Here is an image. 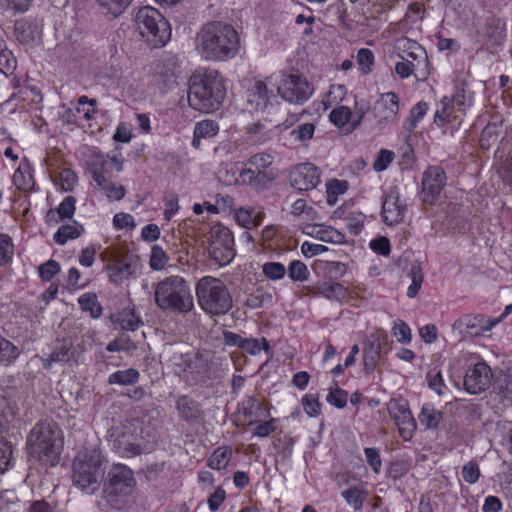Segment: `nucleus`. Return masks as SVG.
<instances>
[{"instance_id": "obj_18", "label": "nucleus", "mask_w": 512, "mask_h": 512, "mask_svg": "<svg viewBox=\"0 0 512 512\" xmlns=\"http://www.w3.org/2000/svg\"><path fill=\"white\" fill-rule=\"evenodd\" d=\"M407 207L400 200L397 191H389L382 200V219L388 226H393L400 223L406 213Z\"/></svg>"}, {"instance_id": "obj_23", "label": "nucleus", "mask_w": 512, "mask_h": 512, "mask_svg": "<svg viewBox=\"0 0 512 512\" xmlns=\"http://www.w3.org/2000/svg\"><path fill=\"white\" fill-rule=\"evenodd\" d=\"M309 291L313 295H321L324 298L332 301H342L348 296L347 289L337 282H322L318 283Z\"/></svg>"}, {"instance_id": "obj_29", "label": "nucleus", "mask_w": 512, "mask_h": 512, "mask_svg": "<svg viewBox=\"0 0 512 512\" xmlns=\"http://www.w3.org/2000/svg\"><path fill=\"white\" fill-rule=\"evenodd\" d=\"M248 103L256 111H264L268 105V88L265 83L258 81L249 93Z\"/></svg>"}, {"instance_id": "obj_59", "label": "nucleus", "mask_w": 512, "mask_h": 512, "mask_svg": "<svg viewBox=\"0 0 512 512\" xmlns=\"http://www.w3.org/2000/svg\"><path fill=\"white\" fill-rule=\"evenodd\" d=\"M76 199L73 196H67L60 203L58 208L56 209L58 212V216L60 219H71L75 213L76 207Z\"/></svg>"}, {"instance_id": "obj_49", "label": "nucleus", "mask_w": 512, "mask_h": 512, "mask_svg": "<svg viewBox=\"0 0 512 512\" xmlns=\"http://www.w3.org/2000/svg\"><path fill=\"white\" fill-rule=\"evenodd\" d=\"M16 67V58L12 52L3 47L2 41H0V72L8 75L11 74Z\"/></svg>"}, {"instance_id": "obj_33", "label": "nucleus", "mask_w": 512, "mask_h": 512, "mask_svg": "<svg viewBox=\"0 0 512 512\" xmlns=\"http://www.w3.org/2000/svg\"><path fill=\"white\" fill-rule=\"evenodd\" d=\"M428 111V103L424 101L418 102L410 110V116L405 120L403 127L408 132H412L417 123L425 116Z\"/></svg>"}, {"instance_id": "obj_35", "label": "nucleus", "mask_w": 512, "mask_h": 512, "mask_svg": "<svg viewBox=\"0 0 512 512\" xmlns=\"http://www.w3.org/2000/svg\"><path fill=\"white\" fill-rule=\"evenodd\" d=\"M19 356L18 348L0 334V365H9Z\"/></svg>"}, {"instance_id": "obj_30", "label": "nucleus", "mask_w": 512, "mask_h": 512, "mask_svg": "<svg viewBox=\"0 0 512 512\" xmlns=\"http://www.w3.org/2000/svg\"><path fill=\"white\" fill-rule=\"evenodd\" d=\"M273 162V158L270 154L267 153H257L251 156L246 165L247 168H244L242 171H261V172H270L267 170Z\"/></svg>"}, {"instance_id": "obj_38", "label": "nucleus", "mask_w": 512, "mask_h": 512, "mask_svg": "<svg viewBox=\"0 0 512 512\" xmlns=\"http://www.w3.org/2000/svg\"><path fill=\"white\" fill-rule=\"evenodd\" d=\"M408 276L411 278V284L408 287L407 296L409 298H414L420 290L424 280L422 268L419 263L415 262L411 264Z\"/></svg>"}, {"instance_id": "obj_45", "label": "nucleus", "mask_w": 512, "mask_h": 512, "mask_svg": "<svg viewBox=\"0 0 512 512\" xmlns=\"http://www.w3.org/2000/svg\"><path fill=\"white\" fill-rule=\"evenodd\" d=\"M262 274L271 281H278L285 277L286 267L280 262H266L262 265Z\"/></svg>"}, {"instance_id": "obj_40", "label": "nucleus", "mask_w": 512, "mask_h": 512, "mask_svg": "<svg viewBox=\"0 0 512 512\" xmlns=\"http://www.w3.org/2000/svg\"><path fill=\"white\" fill-rule=\"evenodd\" d=\"M13 459L12 443L0 436V474L12 467Z\"/></svg>"}, {"instance_id": "obj_44", "label": "nucleus", "mask_w": 512, "mask_h": 512, "mask_svg": "<svg viewBox=\"0 0 512 512\" xmlns=\"http://www.w3.org/2000/svg\"><path fill=\"white\" fill-rule=\"evenodd\" d=\"M118 322L121 328L126 331H135L143 324L140 317L133 310L121 312L118 316Z\"/></svg>"}, {"instance_id": "obj_52", "label": "nucleus", "mask_w": 512, "mask_h": 512, "mask_svg": "<svg viewBox=\"0 0 512 512\" xmlns=\"http://www.w3.org/2000/svg\"><path fill=\"white\" fill-rule=\"evenodd\" d=\"M315 128L316 126L314 123H303L291 131V136L294 140L305 143L312 139Z\"/></svg>"}, {"instance_id": "obj_13", "label": "nucleus", "mask_w": 512, "mask_h": 512, "mask_svg": "<svg viewBox=\"0 0 512 512\" xmlns=\"http://www.w3.org/2000/svg\"><path fill=\"white\" fill-rule=\"evenodd\" d=\"M388 343V335L384 330H377L364 341L363 364L366 373L374 372L381 357L382 348Z\"/></svg>"}, {"instance_id": "obj_25", "label": "nucleus", "mask_w": 512, "mask_h": 512, "mask_svg": "<svg viewBox=\"0 0 512 512\" xmlns=\"http://www.w3.org/2000/svg\"><path fill=\"white\" fill-rule=\"evenodd\" d=\"M219 132V125L214 120H202L196 123L194 127L192 146L198 149L201 146L202 139H209L216 136Z\"/></svg>"}, {"instance_id": "obj_50", "label": "nucleus", "mask_w": 512, "mask_h": 512, "mask_svg": "<svg viewBox=\"0 0 512 512\" xmlns=\"http://www.w3.org/2000/svg\"><path fill=\"white\" fill-rule=\"evenodd\" d=\"M352 112L347 106H339L333 109L329 115L330 121L337 127H344L349 123Z\"/></svg>"}, {"instance_id": "obj_62", "label": "nucleus", "mask_w": 512, "mask_h": 512, "mask_svg": "<svg viewBox=\"0 0 512 512\" xmlns=\"http://www.w3.org/2000/svg\"><path fill=\"white\" fill-rule=\"evenodd\" d=\"M393 335L400 343L407 344L411 341L412 334L409 326L402 320L396 322L393 326Z\"/></svg>"}, {"instance_id": "obj_64", "label": "nucleus", "mask_w": 512, "mask_h": 512, "mask_svg": "<svg viewBox=\"0 0 512 512\" xmlns=\"http://www.w3.org/2000/svg\"><path fill=\"white\" fill-rule=\"evenodd\" d=\"M347 189V182L333 180L327 184L328 203L333 204L339 194H343Z\"/></svg>"}, {"instance_id": "obj_17", "label": "nucleus", "mask_w": 512, "mask_h": 512, "mask_svg": "<svg viewBox=\"0 0 512 512\" xmlns=\"http://www.w3.org/2000/svg\"><path fill=\"white\" fill-rule=\"evenodd\" d=\"M319 182V169L311 163L299 164L290 172V183L299 191L312 190Z\"/></svg>"}, {"instance_id": "obj_6", "label": "nucleus", "mask_w": 512, "mask_h": 512, "mask_svg": "<svg viewBox=\"0 0 512 512\" xmlns=\"http://www.w3.org/2000/svg\"><path fill=\"white\" fill-rule=\"evenodd\" d=\"M195 290L199 306L208 315L223 316L233 307L232 296L219 278L204 276L198 280Z\"/></svg>"}, {"instance_id": "obj_37", "label": "nucleus", "mask_w": 512, "mask_h": 512, "mask_svg": "<svg viewBox=\"0 0 512 512\" xmlns=\"http://www.w3.org/2000/svg\"><path fill=\"white\" fill-rule=\"evenodd\" d=\"M286 273L294 282H306L310 275L306 264L300 260L291 261L286 268Z\"/></svg>"}, {"instance_id": "obj_8", "label": "nucleus", "mask_w": 512, "mask_h": 512, "mask_svg": "<svg viewBox=\"0 0 512 512\" xmlns=\"http://www.w3.org/2000/svg\"><path fill=\"white\" fill-rule=\"evenodd\" d=\"M137 30L153 47L164 46L171 37V28L164 16L150 6L138 10L134 19Z\"/></svg>"}, {"instance_id": "obj_7", "label": "nucleus", "mask_w": 512, "mask_h": 512, "mask_svg": "<svg viewBox=\"0 0 512 512\" xmlns=\"http://www.w3.org/2000/svg\"><path fill=\"white\" fill-rule=\"evenodd\" d=\"M104 457L98 450L79 453L72 467L73 484L87 494H94L100 488L104 477Z\"/></svg>"}, {"instance_id": "obj_39", "label": "nucleus", "mask_w": 512, "mask_h": 512, "mask_svg": "<svg viewBox=\"0 0 512 512\" xmlns=\"http://www.w3.org/2000/svg\"><path fill=\"white\" fill-rule=\"evenodd\" d=\"M105 165L106 161L104 157L102 155H97L89 167L93 180L101 188L106 186L109 182V180L104 175Z\"/></svg>"}, {"instance_id": "obj_12", "label": "nucleus", "mask_w": 512, "mask_h": 512, "mask_svg": "<svg viewBox=\"0 0 512 512\" xmlns=\"http://www.w3.org/2000/svg\"><path fill=\"white\" fill-rule=\"evenodd\" d=\"M389 416L394 420L399 435L404 441H409L416 430V421L408 404L400 400H391L387 405Z\"/></svg>"}, {"instance_id": "obj_9", "label": "nucleus", "mask_w": 512, "mask_h": 512, "mask_svg": "<svg viewBox=\"0 0 512 512\" xmlns=\"http://www.w3.org/2000/svg\"><path fill=\"white\" fill-rule=\"evenodd\" d=\"M136 485L133 472L125 465H114L108 472L103 492L107 501L116 508L124 498L131 495Z\"/></svg>"}, {"instance_id": "obj_20", "label": "nucleus", "mask_w": 512, "mask_h": 512, "mask_svg": "<svg viewBox=\"0 0 512 512\" xmlns=\"http://www.w3.org/2000/svg\"><path fill=\"white\" fill-rule=\"evenodd\" d=\"M500 322V319L486 318L483 315H464L459 319V325L471 337L482 336Z\"/></svg>"}, {"instance_id": "obj_47", "label": "nucleus", "mask_w": 512, "mask_h": 512, "mask_svg": "<svg viewBox=\"0 0 512 512\" xmlns=\"http://www.w3.org/2000/svg\"><path fill=\"white\" fill-rule=\"evenodd\" d=\"M100 7L110 13L114 17L120 16L132 0H96Z\"/></svg>"}, {"instance_id": "obj_53", "label": "nucleus", "mask_w": 512, "mask_h": 512, "mask_svg": "<svg viewBox=\"0 0 512 512\" xmlns=\"http://www.w3.org/2000/svg\"><path fill=\"white\" fill-rule=\"evenodd\" d=\"M302 406L309 417H317L321 413V403L318 395L306 394L302 398Z\"/></svg>"}, {"instance_id": "obj_21", "label": "nucleus", "mask_w": 512, "mask_h": 512, "mask_svg": "<svg viewBox=\"0 0 512 512\" xmlns=\"http://www.w3.org/2000/svg\"><path fill=\"white\" fill-rule=\"evenodd\" d=\"M136 264L129 257L114 260L107 266L108 277L114 284H121L136 272Z\"/></svg>"}, {"instance_id": "obj_57", "label": "nucleus", "mask_w": 512, "mask_h": 512, "mask_svg": "<svg viewBox=\"0 0 512 512\" xmlns=\"http://www.w3.org/2000/svg\"><path fill=\"white\" fill-rule=\"evenodd\" d=\"M347 400H348L347 391H345L341 388H338V387L330 390L329 394L326 397V401L330 405H332L338 409L344 408L347 404Z\"/></svg>"}, {"instance_id": "obj_4", "label": "nucleus", "mask_w": 512, "mask_h": 512, "mask_svg": "<svg viewBox=\"0 0 512 512\" xmlns=\"http://www.w3.org/2000/svg\"><path fill=\"white\" fill-rule=\"evenodd\" d=\"M27 446L33 457L54 466L63 446L62 431L53 421H40L30 431Z\"/></svg>"}, {"instance_id": "obj_16", "label": "nucleus", "mask_w": 512, "mask_h": 512, "mask_svg": "<svg viewBox=\"0 0 512 512\" xmlns=\"http://www.w3.org/2000/svg\"><path fill=\"white\" fill-rule=\"evenodd\" d=\"M491 377V368L486 363H476L467 370L464 387L470 394H479L489 387Z\"/></svg>"}, {"instance_id": "obj_31", "label": "nucleus", "mask_w": 512, "mask_h": 512, "mask_svg": "<svg viewBox=\"0 0 512 512\" xmlns=\"http://www.w3.org/2000/svg\"><path fill=\"white\" fill-rule=\"evenodd\" d=\"M139 379V372L136 369L129 368L112 373L108 378L109 384L132 385Z\"/></svg>"}, {"instance_id": "obj_10", "label": "nucleus", "mask_w": 512, "mask_h": 512, "mask_svg": "<svg viewBox=\"0 0 512 512\" xmlns=\"http://www.w3.org/2000/svg\"><path fill=\"white\" fill-rule=\"evenodd\" d=\"M279 95L287 102L302 105L313 94V86L299 72L283 73L278 85Z\"/></svg>"}, {"instance_id": "obj_46", "label": "nucleus", "mask_w": 512, "mask_h": 512, "mask_svg": "<svg viewBox=\"0 0 512 512\" xmlns=\"http://www.w3.org/2000/svg\"><path fill=\"white\" fill-rule=\"evenodd\" d=\"M494 389L502 398L512 400V372L497 377Z\"/></svg>"}, {"instance_id": "obj_34", "label": "nucleus", "mask_w": 512, "mask_h": 512, "mask_svg": "<svg viewBox=\"0 0 512 512\" xmlns=\"http://www.w3.org/2000/svg\"><path fill=\"white\" fill-rule=\"evenodd\" d=\"M232 452L227 447H219L214 453L209 457L207 461V465L211 469L221 470L226 468L230 459Z\"/></svg>"}, {"instance_id": "obj_5", "label": "nucleus", "mask_w": 512, "mask_h": 512, "mask_svg": "<svg viewBox=\"0 0 512 512\" xmlns=\"http://www.w3.org/2000/svg\"><path fill=\"white\" fill-rule=\"evenodd\" d=\"M155 304L163 311L187 314L194 308V300L187 281L178 275L160 281L154 291Z\"/></svg>"}, {"instance_id": "obj_11", "label": "nucleus", "mask_w": 512, "mask_h": 512, "mask_svg": "<svg viewBox=\"0 0 512 512\" xmlns=\"http://www.w3.org/2000/svg\"><path fill=\"white\" fill-rule=\"evenodd\" d=\"M211 240L208 248L209 258L219 266H226L232 262L236 253L234 249V237L225 226L215 225L211 229Z\"/></svg>"}, {"instance_id": "obj_61", "label": "nucleus", "mask_w": 512, "mask_h": 512, "mask_svg": "<svg viewBox=\"0 0 512 512\" xmlns=\"http://www.w3.org/2000/svg\"><path fill=\"white\" fill-rule=\"evenodd\" d=\"M399 49H401L406 55L408 52H414V56L424 58V48L419 45L416 41L409 38H402L398 41Z\"/></svg>"}, {"instance_id": "obj_43", "label": "nucleus", "mask_w": 512, "mask_h": 512, "mask_svg": "<svg viewBox=\"0 0 512 512\" xmlns=\"http://www.w3.org/2000/svg\"><path fill=\"white\" fill-rule=\"evenodd\" d=\"M35 0H0V7L13 15L26 13Z\"/></svg>"}, {"instance_id": "obj_41", "label": "nucleus", "mask_w": 512, "mask_h": 512, "mask_svg": "<svg viewBox=\"0 0 512 512\" xmlns=\"http://www.w3.org/2000/svg\"><path fill=\"white\" fill-rule=\"evenodd\" d=\"M241 350L253 356L258 355L262 350L269 354L270 344L264 337L261 339L245 338Z\"/></svg>"}, {"instance_id": "obj_14", "label": "nucleus", "mask_w": 512, "mask_h": 512, "mask_svg": "<svg viewBox=\"0 0 512 512\" xmlns=\"http://www.w3.org/2000/svg\"><path fill=\"white\" fill-rule=\"evenodd\" d=\"M446 185V174L439 166H430L423 173L422 198L425 203L432 204Z\"/></svg>"}, {"instance_id": "obj_63", "label": "nucleus", "mask_w": 512, "mask_h": 512, "mask_svg": "<svg viewBox=\"0 0 512 512\" xmlns=\"http://www.w3.org/2000/svg\"><path fill=\"white\" fill-rule=\"evenodd\" d=\"M479 476L480 470L476 462L470 461L463 466L462 477L465 482L469 484H474L478 481Z\"/></svg>"}, {"instance_id": "obj_26", "label": "nucleus", "mask_w": 512, "mask_h": 512, "mask_svg": "<svg viewBox=\"0 0 512 512\" xmlns=\"http://www.w3.org/2000/svg\"><path fill=\"white\" fill-rule=\"evenodd\" d=\"M443 418V412L436 410L431 404H424L418 415L420 424L428 430H436Z\"/></svg>"}, {"instance_id": "obj_1", "label": "nucleus", "mask_w": 512, "mask_h": 512, "mask_svg": "<svg viewBox=\"0 0 512 512\" xmlns=\"http://www.w3.org/2000/svg\"><path fill=\"white\" fill-rule=\"evenodd\" d=\"M238 48V33L228 23H207L196 35V50L206 60L226 61L237 54Z\"/></svg>"}, {"instance_id": "obj_3", "label": "nucleus", "mask_w": 512, "mask_h": 512, "mask_svg": "<svg viewBox=\"0 0 512 512\" xmlns=\"http://www.w3.org/2000/svg\"><path fill=\"white\" fill-rule=\"evenodd\" d=\"M164 356L174 372L191 384L202 382L208 376V360L187 345L169 344Z\"/></svg>"}, {"instance_id": "obj_27", "label": "nucleus", "mask_w": 512, "mask_h": 512, "mask_svg": "<svg viewBox=\"0 0 512 512\" xmlns=\"http://www.w3.org/2000/svg\"><path fill=\"white\" fill-rule=\"evenodd\" d=\"M84 232V227L74 221L72 224L62 225L53 236L56 244L64 245L68 240L79 238Z\"/></svg>"}, {"instance_id": "obj_48", "label": "nucleus", "mask_w": 512, "mask_h": 512, "mask_svg": "<svg viewBox=\"0 0 512 512\" xmlns=\"http://www.w3.org/2000/svg\"><path fill=\"white\" fill-rule=\"evenodd\" d=\"M14 185L19 189L23 191L30 190L33 185V177L29 172V167L27 166L26 171L23 170V168L20 166L13 174L12 177Z\"/></svg>"}, {"instance_id": "obj_54", "label": "nucleus", "mask_w": 512, "mask_h": 512, "mask_svg": "<svg viewBox=\"0 0 512 512\" xmlns=\"http://www.w3.org/2000/svg\"><path fill=\"white\" fill-rule=\"evenodd\" d=\"M14 247L11 238L0 234V266L6 265L12 258Z\"/></svg>"}, {"instance_id": "obj_2", "label": "nucleus", "mask_w": 512, "mask_h": 512, "mask_svg": "<svg viewBox=\"0 0 512 512\" xmlns=\"http://www.w3.org/2000/svg\"><path fill=\"white\" fill-rule=\"evenodd\" d=\"M225 96L224 80L217 70L208 69L190 80L188 103L194 110L213 112L220 107Z\"/></svg>"}, {"instance_id": "obj_22", "label": "nucleus", "mask_w": 512, "mask_h": 512, "mask_svg": "<svg viewBox=\"0 0 512 512\" xmlns=\"http://www.w3.org/2000/svg\"><path fill=\"white\" fill-rule=\"evenodd\" d=\"M238 412L249 420V424H256L259 419L266 417L268 412L261 402L254 396H247L238 406Z\"/></svg>"}, {"instance_id": "obj_28", "label": "nucleus", "mask_w": 512, "mask_h": 512, "mask_svg": "<svg viewBox=\"0 0 512 512\" xmlns=\"http://www.w3.org/2000/svg\"><path fill=\"white\" fill-rule=\"evenodd\" d=\"M180 416L185 421L197 420L201 415L199 404L187 396L179 397L176 403Z\"/></svg>"}, {"instance_id": "obj_36", "label": "nucleus", "mask_w": 512, "mask_h": 512, "mask_svg": "<svg viewBox=\"0 0 512 512\" xmlns=\"http://www.w3.org/2000/svg\"><path fill=\"white\" fill-rule=\"evenodd\" d=\"M78 303L81 309L85 312H89L93 318H98L102 315V307L94 293L83 294L79 297Z\"/></svg>"}, {"instance_id": "obj_51", "label": "nucleus", "mask_w": 512, "mask_h": 512, "mask_svg": "<svg viewBox=\"0 0 512 512\" xmlns=\"http://www.w3.org/2000/svg\"><path fill=\"white\" fill-rule=\"evenodd\" d=\"M168 260L169 257L162 247L159 245H154L152 247L149 264L153 270L163 269L168 263Z\"/></svg>"}, {"instance_id": "obj_42", "label": "nucleus", "mask_w": 512, "mask_h": 512, "mask_svg": "<svg viewBox=\"0 0 512 512\" xmlns=\"http://www.w3.org/2000/svg\"><path fill=\"white\" fill-rule=\"evenodd\" d=\"M341 495L354 510L359 511L363 507L367 493L357 487H353L342 491Z\"/></svg>"}, {"instance_id": "obj_55", "label": "nucleus", "mask_w": 512, "mask_h": 512, "mask_svg": "<svg viewBox=\"0 0 512 512\" xmlns=\"http://www.w3.org/2000/svg\"><path fill=\"white\" fill-rule=\"evenodd\" d=\"M498 128L495 124H488L481 132L480 145L484 149L490 148L498 141Z\"/></svg>"}, {"instance_id": "obj_32", "label": "nucleus", "mask_w": 512, "mask_h": 512, "mask_svg": "<svg viewBox=\"0 0 512 512\" xmlns=\"http://www.w3.org/2000/svg\"><path fill=\"white\" fill-rule=\"evenodd\" d=\"M316 228L315 236L320 241L334 244L345 242L344 234L331 226H317Z\"/></svg>"}, {"instance_id": "obj_60", "label": "nucleus", "mask_w": 512, "mask_h": 512, "mask_svg": "<svg viewBox=\"0 0 512 512\" xmlns=\"http://www.w3.org/2000/svg\"><path fill=\"white\" fill-rule=\"evenodd\" d=\"M60 271V265L55 260H49L39 266V276L43 281H51Z\"/></svg>"}, {"instance_id": "obj_15", "label": "nucleus", "mask_w": 512, "mask_h": 512, "mask_svg": "<svg viewBox=\"0 0 512 512\" xmlns=\"http://www.w3.org/2000/svg\"><path fill=\"white\" fill-rule=\"evenodd\" d=\"M80 356L81 353L73 344V341L65 338L55 343L49 356L42 359V363L45 369H50L53 363H62L71 366L78 363Z\"/></svg>"}, {"instance_id": "obj_56", "label": "nucleus", "mask_w": 512, "mask_h": 512, "mask_svg": "<svg viewBox=\"0 0 512 512\" xmlns=\"http://www.w3.org/2000/svg\"><path fill=\"white\" fill-rule=\"evenodd\" d=\"M402 61L396 63L395 72L402 78L410 77L415 71L419 70V63H414L410 59L401 56Z\"/></svg>"}, {"instance_id": "obj_19", "label": "nucleus", "mask_w": 512, "mask_h": 512, "mask_svg": "<svg viewBox=\"0 0 512 512\" xmlns=\"http://www.w3.org/2000/svg\"><path fill=\"white\" fill-rule=\"evenodd\" d=\"M399 113V98L395 92L381 95L375 105V115L378 123H389L397 119Z\"/></svg>"}, {"instance_id": "obj_58", "label": "nucleus", "mask_w": 512, "mask_h": 512, "mask_svg": "<svg viewBox=\"0 0 512 512\" xmlns=\"http://www.w3.org/2000/svg\"><path fill=\"white\" fill-rule=\"evenodd\" d=\"M427 382L428 387L434 390L439 396L445 395L448 390L440 371L435 373L429 372L427 375Z\"/></svg>"}, {"instance_id": "obj_24", "label": "nucleus", "mask_w": 512, "mask_h": 512, "mask_svg": "<svg viewBox=\"0 0 512 512\" xmlns=\"http://www.w3.org/2000/svg\"><path fill=\"white\" fill-rule=\"evenodd\" d=\"M240 178L243 183L249 185L251 188L262 191L274 180L275 174L272 171H241Z\"/></svg>"}]
</instances>
